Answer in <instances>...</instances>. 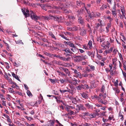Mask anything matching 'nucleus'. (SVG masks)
Instances as JSON below:
<instances>
[{"instance_id": "nucleus-1", "label": "nucleus", "mask_w": 126, "mask_h": 126, "mask_svg": "<svg viewBox=\"0 0 126 126\" xmlns=\"http://www.w3.org/2000/svg\"><path fill=\"white\" fill-rule=\"evenodd\" d=\"M30 17L32 19L34 20L36 22L38 19L40 20L41 17L40 16H37L32 11H30Z\"/></svg>"}, {"instance_id": "nucleus-2", "label": "nucleus", "mask_w": 126, "mask_h": 126, "mask_svg": "<svg viewBox=\"0 0 126 126\" xmlns=\"http://www.w3.org/2000/svg\"><path fill=\"white\" fill-rule=\"evenodd\" d=\"M86 55H79L76 56V59L75 60V61L76 62L78 63L80 61L85 59L86 58Z\"/></svg>"}, {"instance_id": "nucleus-3", "label": "nucleus", "mask_w": 126, "mask_h": 126, "mask_svg": "<svg viewBox=\"0 0 126 126\" xmlns=\"http://www.w3.org/2000/svg\"><path fill=\"white\" fill-rule=\"evenodd\" d=\"M102 96V94H100L99 95V96H97L96 95H94L93 96H92V98L93 99L95 100H98V101L100 102H103V101H102V99H101V97Z\"/></svg>"}, {"instance_id": "nucleus-4", "label": "nucleus", "mask_w": 126, "mask_h": 126, "mask_svg": "<svg viewBox=\"0 0 126 126\" xmlns=\"http://www.w3.org/2000/svg\"><path fill=\"white\" fill-rule=\"evenodd\" d=\"M113 47H111L110 49L108 50H106L104 51L103 53V54L104 56H106L108 54H109L111 53L113 49Z\"/></svg>"}, {"instance_id": "nucleus-5", "label": "nucleus", "mask_w": 126, "mask_h": 126, "mask_svg": "<svg viewBox=\"0 0 126 126\" xmlns=\"http://www.w3.org/2000/svg\"><path fill=\"white\" fill-rule=\"evenodd\" d=\"M54 20L55 21H58V22H63L62 18L60 16L59 17L57 16H53Z\"/></svg>"}, {"instance_id": "nucleus-6", "label": "nucleus", "mask_w": 126, "mask_h": 126, "mask_svg": "<svg viewBox=\"0 0 126 126\" xmlns=\"http://www.w3.org/2000/svg\"><path fill=\"white\" fill-rule=\"evenodd\" d=\"M22 10L23 9H22ZM22 12L25 17H28L30 16V14L29 13V11L28 10L26 9L25 11L22 10Z\"/></svg>"}, {"instance_id": "nucleus-7", "label": "nucleus", "mask_w": 126, "mask_h": 126, "mask_svg": "<svg viewBox=\"0 0 126 126\" xmlns=\"http://www.w3.org/2000/svg\"><path fill=\"white\" fill-rule=\"evenodd\" d=\"M85 8L86 10V11L89 14V16L91 18H92L94 17H95V14L94 13L92 12L90 14V13H89V11H88V10H87L86 8L85 7Z\"/></svg>"}, {"instance_id": "nucleus-8", "label": "nucleus", "mask_w": 126, "mask_h": 126, "mask_svg": "<svg viewBox=\"0 0 126 126\" xmlns=\"http://www.w3.org/2000/svg\"><path fill=\"white\" fill-rule=\"evenodd\" d=\"M99 114L98 113V111H96V112L93 113L92 114H90L89 116L92 118H93L95 117L96 116L98 115Z\"/></svg>"}, {"instance_id": "nucleus-9", "label": "nucleus", "mask_w": 126, "mask_h": 126, "mask_svg": "<svg viewBox=\"0 0 126 126\" xmlns=\"http://www.w3.org/2000/svg\"><path fill=\"white\" fill-rule=\"evenodd\" d=\"M74 71V73L77 75L78 77H79L80 78H82L81 75V73L79 72H78L76 69H73V70Z\"/></svg>"}, {"instance_id": "nucleus-10", "label": "nucleus", "mask_w": 126, "mask_h": 126, "mask_svg": "<svg viewBox=\"0 0 126 126\" xmlns=\"http://www.w3.org/2000/svg\"><path fill=\"white\" fill-rule=\"evenodd\" d=\"M86 34V30L83 29H81L80 30V34L81 36L85 35Z\"/></svg>"}, {"instance_id": "nucleus-11", "label": "nucleus", "mask_w": 126, "mask_h": 126, "mask_svg": "<svg viewBox=\"0 0 126 126\" xmlns=\"http://www.w3.org/2000/svg\"><path fill=\"white\" fill-rule=\"evenodd\" d=\"M115 7H114L113 8V10H112V14L114 16V17H117V12L116 10L115 9Z\"/></svg>"}, {"instance_id": "nucleus-12", "label": "nucleus", "mask_w": 126, "mask_h": 126, "mask_svg": "<svg viewBox=\"0 0 126 126\" xmlns=\"http://www.w3.org/2000/svg\"><path fill=\"white\" fill-rule=\"evenodd\" d=\"M105 39V38L103 36H100L99 37H97V41L100 42H101L103 41Z\"/></svg>"}, {"instance_id": "nucleus-13", "label": "nucleus", "mask_w": 126, "mask_h": 126, "mask_svg": "<svg viewBox=\"0 0 126 126\" xmlns=\"http://www.w3.org/2000/svg\"><path fill=\"white\" fill-rule=\"evenodd\" d=\"M78 22L81 24H84V22L82 17L81 16H79V17Z\"/></svg>"}, {"instance_id": "nucleus-14", "label": "nucleus", "mask_w": 126, "mask_h": 126, "mask_svg": "<svg viewBox=\"0 0 126 126\" xmlns=\"http://www.w3.org/2000/svg\"><path fill=\"white\" fill-rule=\"evenodd\" d=\"M49 123L48 126H54V124L55 122V120H50L49 121Z\"/></svg>"}, {"instance_id": "nucleus-15", "label": "nucleus", "mask_w": 126, "mask_h": 126, "mask_svg": "<svg viewBox=\"0 0 126 126\" xmlns=\"http://www.w3.org/2000/svg\"><path fill=\"white\" fill-rule=\"evenodd\" d=\"M61 68L62 69L63 71L67 74H68L69 76H70V73L68 69L67 68H64L62 67H61Z\"/></svg>"}, {"instance_id": "nucleus-16", "label": "nucleus", "mask_w": 126, "mask_h": 126, "mask_svg": "<svg viewBox=\"0 0 126 126\" xmlns=\"http://www.w3.org/2000/svg\"><path fill=\"white\" fill-rule=\"evenodd\" d=\"M79 28H80V27L79 26L78 27L76 26L72 27L71 29V30L73 31H76L78 30Z\"/></svg>"}, {"instance_id": "nucleus-17", "label": "nucleus", "mask_w": 126, "mask_h": 126, "mask_svg": "<svg viewBox=\"0 0 126 126\" xmlns=\"http://www.w3.org/2000/svg\"><path fill=\"white\" fill-rule=\"evenodd\" d=\"M111 26V23H109L108 24L107 26L106 27V32H109V29L110 28Z\"/></svg>"}, {"instance_id": "nucleus-18", "label": "nucleus", "mask_w": 126, "mask_h": 126, "mask_svg": "<svg viewBox=\"0 0 126 126\" xmlns=\"http://www.w3.org/2000/svg\"><path fill=\"white\" fill-rule=\"evenodd\" d=\"M77 89L78 90H80L82 88L83 89L85 88L84 87V86L83 85H79L77 87Z\"/></svg>"}, {"instance_id": "nucleus-19", "label": "nucleus", "mask_w": 126, "mask_h": 126, "mask_svg": "<svg viewBox=\"0 0 126 126\" xmlns=\"http://www.w3.org/2000/svg\"><path fill=\"white\" fill-rule=\"evenodd\" d=\"M77 106L78 107V109H76V110H77V112L79 110H82V109H83V108L84 109V108H83V106L82 105H80L79 106V105H77Z\"/></svg>"}, {"instance_id": "nucleus-20", "label": "nucleus", "mask_w": 126, "mask_h": 126, "mask_svg": "<svg viewBox=\"0 0 126 126\" xmlns=\"http://www.w3.org/2000/svg\"><path fill=\"white\" fill-rule=\"evenodd\" d=\"M88 94L86 93H83L81 94V95L82 97L84 98H87L88 97L87 95Z\"/></svg>"}, {"instance_id": "nucleus-21", "label": "nucleus", "mask_w": 126, "mask_h": 126, "mask_svg": "<svg viewBox=\"0 0 126 126\" xmlns=\"http://www.w3.org/2000/svg\"><path fill=\"white\" fill-rule=\"evenodd\" d=\"M44 101V100L43 99L42 96L41 95V94H40V95L39 98V102H43Z\"/></svg>"}, {"instance_id": "nucleus-22", "label": "nucleus", "mask_w": 126, "mask_h": 126, "mask_svg": "<svg viewBox=\"0 0 126 126\" xmlns=\"http://www.w3.org/2000/svg\"><path fill=\"white\" fill-rule=\"evenodd\" d=\"M83 47L86 50H89L90 49V48H89L88 45H87L85 44L83 45Z\"/></svg>"}, {"instance_id": "nucleus-23", "label": "nucleus", "mask_w": 126, "mask_h": 126, "mask_svg": "<svg viewBox=\"0 0 126 126\" xmlns=\"http://www.w3.org/2000/svg\"><path fill=\"white\" fill-rule=\"evenodd\" d=\"M92 41H91V40H90L89 41V42L88 45V46H89V48H90V49H91L92 47Z\"/></svg>"}, {"instance_id": "nucleus-24", "label": "nucleus", "mask_w": 126, "mask_h": 126, "mask_svg": "<svg viewBox=\"0 0 126 126\" xmlns=\"http://www.w3.org/2000/svg\"><path fill=\"white\" fill-rule=\"evenodd\" d=\"M108 7V6L107 5H103L100 8V9L101 10L104 9Z\"/></svg>"}, {"instance_id": "nucleus-25", "label": "nucleus", "mask_w": 126, "mask_h": 126, "mask_svg": "<svg viewBox=\"0 0 126 126\" xmlns=\"http://www.w3.org/2000/svg\"><path fill=\"white\" fill-rule=\"evenodd\" d=\"M43 53L45 55L47 56H49L50 57H51L52 56V54H51L50 53H48L46 51H44Z\"/></svg>"}, {"instance_id": "nucleus-26", "label": "nucleus", "mask_w": 126, "mask_h": 126, "mask_svg": "<svg viewBox=\"0 0 126 126\" xmlns=\"http://www.w3.org/2000/svg\"><path fill=\"white\" fill-rule=\"evenodd\" d=\"M40 6L43 9H44L46 11L47 10V9H46V7H45L44 4L41 5H40Z\"/></svg>"}, {"instance_id": "nucleus-27", "label": "nucleus", "mask_w": 126, "mask_h": 126, "mask_svg": "<svg viewBox=\"0 0 126 126\" xmlns=\"http://www.w3.org/2000/svg\"><path fill=\"white\" fill-rule=\"evenodd\" d=\"M60 35L65 40H69V39L67 38L66 37H65L64 35L62 34H60Z\"/></svg>"}, {"instance_id": "nucleus-28", "label": "nucleus", "mask_w": 126, "mask_h": 126, "mask_svg": "<svg viewBox=\"0 0 126 126\" xmlns=\"http://www.w3.org/2000/svg\"><path fill=\"white\" fill-rule=\"evenodd\" d=\"M49 35L52 38H54L55 40L56 39V38L55 37V36L53 35V34L52 33H50Z\"/></svg>"}, {"instance_id": "nucleus-29", "label": "nucleus", "mask_w": 126, "mask_h": 126, "mask_svg": "<svg viewBox=\"0 0 126 126\" xmlns=\"http://www.w3.org/2000/svg\"><path fill=\"white\" fill-rule=\"evenodd\" d=\"M119 117H121V119L123 121V116L122 114V113L120 112L119 113Z\"/></svg>"}, {"instance_id": "nucleus-30", "label": "nucleus", "mask_w": 126, "mask_h": 126, "mask_svg": "<svg viewBox=\"0 0 126 126\" xmlns=\"http://www.w3.org/2000/svg\"><path fill=\"white\" fill-rule=\"evenodd\" d=\"M118 52V51L117 49H114L113 51V53L114 55H115Z\"/></svg>"}, {"instance_id": "nucleus-31", "label": "nucleus", "mask_w": 126, "mask_h": 126, "mask_svg": "<svg viewBox=\"0 0 126 126\" xmlns=\"http://www.w3.org/2000/svg\"><path fill=\"white\" fill-rule=\"evenodd\" d=\"M27 93L28 95L29 96H32V95L30 92L29 90H27Z\"/></svg>"}, {"instance_id": "nucleus-32", "label": "nucleus", "mask_w": 126, "mask_h": 126, "mask_svg": "<svg viewBox=\"0 0 126 126\" xmlns=\"http://www.w3.org/2000/svg\"><path fill=\"white\" fill-rule=\"evenodd\" d=\"M10 92L11 93H14V92L13 89L11 88H9L8 89Z\"/></svg>"}, {"instance_id": "nucleus-33", "label": "nucleus", "mask_w": 126, "mask_h": 126, "mask_svg": "<svg viewBox=\"0 0 126 126\" xmlns=\"http://www.w3.org/2000/svg\"><path fill=\"white\" fill-rule=\"evenodd\" d=\"M77 68L79 70H82V67L80 66H77Z\"/></svg>"}, {"instance_id": "nucleus-34", "label": "nucleus", "mask_w": 126, "mask_h": 126, "mask_svg": "<svg viewBox=\"0 0 126 126\" xmlns=\"http://www.w3.org/2000/svg\"><path fill=\"white\" fill-rule=\"evenodd\" d=\"M76 113V111L75 112H74L71 110L69 113L70 115H71L72 114L74 115Z\"/></svg>"}, {"instance_id": "nucleus-35", "label": "nucleus", "mask_w": 126, "mask_h": 126, "mask_svg": "<svg viewBox=\"0 0 126 126\" xmlns=\"http://www.w3.org/2000/svg\"><path fill=\"white\" fill-rule=\"evenodd\" d=\"M117 59L116 58H114L112 60V63L114 64H116L115 63L117 61Z\"/></svg>"}, {"instance_id": "nucleus-36", "label": "nucleus", "mask_w": 126, "mask_h": 126, "mask_svg": "<svg viewBox=\"0 0 126 126\" xmlns=\"http://www.w3.org/2000/svg\"><path fill=\"white\" fill-rule=\"evenodd\" d=\"M49 80L51 83L53 84H55V79H50Z\"/></svg>"}, {"instance_id": "nucleus-37", "label": "nucleus", "mask_w": 126, "mask_h": 126, "mask_svg": "<svg viewBox=\"0 0 126 126\" xmlns=\"http://www.w3.org/2000/svg\"><path fill=\"white\" fill-rule=\"evenodd\" d=\"M95 17H99L100 16V14L99 13H95Z\"/></svg>"}, {"instance_id": "nucleus-38", "label": "nucleus", "mask_w": 126, "mask_h": 126, "mask_svg": "<svg viewBox=\"0 0 126 126\" xmlns=\"http://www.w3.org/2000/svg\"><path fill=\"white\" fill-rule=\"evenodd\" d=\"M52 56H53L54 57H56L57 58H58L59 59H60L62 57L58 55H56V54H52Z\"/></svg>"}, {"instance_id": "nucleus-39", "label": "nucleus", "mask_w": 126, "mask_h": 126, "mask_svg": "<svg viewBox=\"0 0 126 126\" xmlns=\"http://www.w3.org/2000/svg\"><path fill=\"white\" fill-rule=\"evenodd\" d=\"M83 114L84 115V116H90V114L88 112H85L84 113H83Z\"/></svg>"}, {"instance_id": "nucleus-40", "label": "nucleus", "mask_w": 126, "mask_h": 126, "mask_svg": "<svg viewBox=\"0 0 126 126\" xmlns=\"http://www.w3.org/2000/svg\"><path fill=\"white\" fill-rule=\"evenodd\" d=\"M6 117L7 118V121L9 122L10 123H11L12 121L11 120V119H10L9 116H8L6 115Z\"/></svg>"}, {"instance_id": "nucleus-41", "label": "nucleus", "mask_w": 126, "mask_h": 126, "mask_svg": "<svg viewBox=\"0 0 126 126\" xmlns=\"http://www.w3.org/2000/svg\"><path fill=\"white\" fill-rule=\"evenodd\" d=\"M64 12L65 13H69L70 12V11L67 9H65L64 10Z\"/></svg>"}, {"instance_id": "nucleus-42", "label": "nucleus", "mask_w": 126, "mask_h": 126, "mask_svg": "<svg viewBox=\"0 0 126 126\" xmlns=\"http://www.w3.org/2000/svg\"><path fill=\"white\" fill-rule=\"evenodd\" d=\"M89 66L90 67V68L92 70H94L95 67L94 66L92 65H89Z\"/></svg>"}, {"instance_id": "nucleus-43", "label": "nucleus", "mask_w": 126, "mask_h": 126, "mask_svg": "<svg viewBox=\"0 0 126 126\" xmlns=\"http://www.w3.org/2000/svg\"><path fill=\"white\" fill-rule=\"evenodd\" d=\"M82 76V77H88L89 76V75L86 74H82L81 75Z\"/></svg>"}, {"instance_id": "nucleus-44", "label": "nucleus", "mask_w": 126, "mask_h": 126, "mask_svg": "<svg viewBox=\"0 0 126 126\" xmlns=\"http://www.w3.org/2000/svg\"><path fill=\"white\" fill-rule=\"evenodd\" d=\"M77 4L78 6L82 4L81 2L80 1H77Z\"/></svg>"}, {"instance_id": "nucleus-45", "label": "nucleus", "mask_w": 126, "mask_h": 126, "mask_svg": "<svg viewBox=\"0 0 126 126\" xmlns=\"http://www.w3.org/2000/svg\"><path fill=\"white\" fill-rule=\"evenodd\" d=\"M14 66L16 67H18L20 65V64L19 63H17L16 62L14 63Z\"/></svg>"}, {"instance_id": "nucleus-46", "label": "nucleus", "mask_w": 126, "mask_h": 126, "mask_svg": "<svg viewBox=\"0 0 126 126\" xmlns=\"http://www.w3.org/2000/svg\"><path fill=\"white\" fill-rule=\"evenodd\" d=\"M64 80L65 81L68 82L69 83H71V81L69 80L68 78H67L65 79Z\"/></svg>"}, {"instance_id": "nucleus-47", "label": "nucleus", "mask_w": 126, "mask_h": 126, "mask_svg": "<svg viewBox=\"0 0 126 126\" xmlns=\"http://www.w3.org/2000/svg\"><path fill=\"white\" fill-rule=\"evenodd\" d=\"M0 97L1 99H5V97L3 94H0Z\"/></svg>"}, {"instance_id": "nucleus-48", "label": "nucleus", "mask_w": 126, "mask_h": 126, "mask_svg": "<svg viewBox=\"0 0 126 126\" xmlns=\"http://www.w3.org/2000/svg\"><path fill=\"white\" fill-rule=\"evenodd\" d=\"M31 104H30V105L31 106H36L37 105V103H35L34 104H33V103H31Z\"/></svg>"}, {"instance_id": "nucleus-49", "label": "nucleus", "mask_w": 126, "mask_h": 126, "mask_svg": "<svg viewBox=\"0 0 126 126\" xmlns=\"http://www.w3.org/2000/svg\"><path fill=\"white\" fill-rule=\"evenodd\" d=\"M87 107L89 108H90L92 107V105H90L89 103L86 104Z\"/></svg>"}, {"instance_id": "nucleus-50", "label": "nucleus", "mask_w": 126, "mask_h": 126, "mask_svg": "<svg viewBox=\"0 0 126 126\" xmlns=\"http://www.w3.org/2000/svg\"><path fill=\"white\" fill-rule=\"evenodd\" d=\"M73 48H71V50L74 52H75L76 51V47H73Z\"/></svg>"}, {"instance_id": "nucleus-51", "label": "nucleus", "mask_w": 126, "mask_h": 126, "mask_svg": "<svg viewBox=\"0 0 126 126\" xmlns=\"http://www.w3.org/2000/svg\"><path fill=\"white\" fill-rule=\"evenodd\" d=\"M70 107H71V106H66V110L68 111H69V110L70 109Z\"/></svg>"}, {"instance_id": "nucleus-52", "label": "nucleus", "mask_w": 126, "mask_h": 126, "mask_svg": "<svg viewBox=\"0 0 126 126\" xmlns=\"http://www.w3.org/2000/svg\"><path fill=\"white\" fill-rule=\"evenodd\" d=\"M98 21L100 24H101L102 25H103V26L104 25V24H103V22L102 20L99 19L98 20Z\"/></svg>"}, {"instance_id": "nucleus-53", "label": "nucleus", "mask_w": 126, "mask_h": 126, "mask_svg": "<svg viewBox=\"0 0 126 126\" xmlns=\"http://www.w3.org/2000/svg\"><path fill=\"white\" fill-rule=\"evenodd\" d=\"M110 43L108 41L107 42V46L106 47L108 48H109L110 47Z\"/></svg>"}, {"instance_id": "nucleus-54", "label": "nucleus", "mask_w": 126, "mask_h": 126, "mask_svg": "<svg viewBox=\"0 0 126 126\" xmlns=\"http://www.w3.org/2000/svg\"><path fill=\"white\" fill-rule=\"evenodd\" d=\"M40 17H41L40 19L41 18H43L44 19H48V17L47 16H42Z\"/></svg>"}, {"instance_id": "nucleus-55", "label": "nucleus", "mask_w": 126, "mask_h": 126, "mask_svg": "<svg viewBox=\"0 0 126 126\" xmlns=\"http://www.w3.org/2000/svg\"><path fill=\"white\" fill-rule=\"evenodd\" d=\"M60 91L62 93H64L66 92L67 91V90H62L60 89Z\"/></svg>"}, {"instance_id": "nucleus-56", "label": "nucleus", "mask_w": 126, "mask_h": 126, "mask_svg": "<svg viewBox=\"0 0 126 126\" xmlns=\"http://www.w3.org/2000/svg\"><path fill=\"white\" fill-rule=\"evenodd\" d=\"M97 57L99 59H101L102 56L100 55L97 54Z\"/></svg>"}, {"instance_id": "nucleus-57", "label": "nucleus", "mask_w": 126, "mask_h": 126, "mask_svg": "<svg viewBox=\"0 0 126 126\" xmlns=\"http://www.w3.org/2000/svg\"><path fill=\"white\" fill-rule=\"evenodd\" d=\"M59 80L60 81L61 83H64V82L65 81V80H64L63 79H60Z\"/></svg>"}, {"instance_id": "nucleus-58", "label": "nucleus", "mask_w": 126, "mask_h": 126, "mask_svg": "<svg viewBox=\"0 0 126 126\" xmlns=\"http://www.w3.org/2000/svg\"><path fill=\"white\" fill-rule=\"evenodd\" d=\"M56 63L60 65H63L62 63L60 61H57Z\"/></svg>"}, {"instance_id": "nucleus-59", "label": "nucleus", "mask_w": 126, "mask_h": 126, "mask_svg": "<svg viewBox=\"0 0 126 126\" xmlns=\"http://www.w3.org/2000/svg\"><path fill=\"white\" fill-rule=\"evenodd\" d=\"M121 10V11L122 13V15L124 16V17L125 18H126V17L125 16V13L124 12V11L123 10H122V9Z\"/></svg>"}, {"instance_id": "nucleus-60", "label": "nucleus", "mask_w": 126, "mask_h": 126, "mask_svg": "<svg viewBox=\"0 0 126 126\" xmlns=\"http://www.w3.org/2000/svg\"><path fill=\"white\" fill-rule=\"evenodd\" d=\"M70 50L69 49L67 48L66 49H64V50H63V51H65V52H66L68 53Z\"/></svg>"}, {"instance_id": "nucleus-61", "label": "nucleus", "mask_w": 126, "mask_h": 126, "mask_svg": "<svg viewBox=\"0 0 126 126\" xmlns=\"http://www.w3.org/2000/svg\"><path fill=\"white\" fill-rule=\"evenodd\" d=\"M78 50L81 53H83L85 52L84 50L81 49H79Z\"/></svg>"}, {"instance_id": "nucleus-62", "label": "nucleus", "mask_w": 126, "mask_h": 126, "mask_svg": "<svg viewBox=\"0 0 126 126\" xmlns=\"http://www.w3.org/2000/svg\"><path fill=\"white\" fill-rule=\"evenodd\" d=\"M69 46L72 47H75L74 44L73 43H71Z\"/></svg>"}, {"instance_id": "nucleus-63", "label": "nucleus", "mask_w": 126, "mask_h": 126, "mask_svg": "<svg viewBox=\"0 0 126 126\" xmlns=\"http://www.w3.org/2000/svg\"><path fill=\"white\" fill-rule=\"evenodd\" d=\"M105 87L104 86H102V87L101 91L102 92H103L105 90Z\"/></svg>"}, {"instance_id": "nucleus-64", "label": "nucleus", "mask_w": 126, "mask_h": 126, "mask_svg": "<svg viewBox=\"0 0 126 126\" xmlns=\"http://www.w3.org/2000/svg\"><path fill=\"white\" fill-rule=\"evenodd\" d=\"M123 66L126 67V61H123Z\"/></svg>"}]
</instances>
